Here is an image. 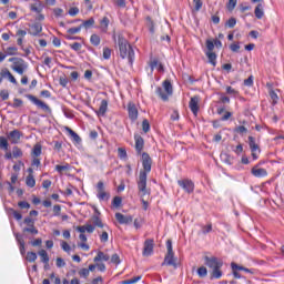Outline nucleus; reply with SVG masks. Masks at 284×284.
<instances>
[{
  "label": "nucleus",
  "mask_w": 284,
  "mask_h": 284,
  "mask_svg": "<svg viewBox=\"0 0 284 284\" xmlns=\"http://www.w3.org/2000/svg\"><path fill=\"white\" fill-rule=\"evenodd\" d=\"M142 166L138 179V190L141 196H150V190L148 189V174L152 172V158L146 152L142 153Z\"/></svg>",
  "instance_id": "1"
},
{
  "label": "nucleus",
  "mask_w": 284,
  "mask_h": 284,
  "mask_svg": "<svg viewBox=\"0 0 284 284\" xmlns=\"http://www.w3.org/2000/svg\"><path fill=\"white\" fill-rule=\"evenodd\" d=\"M118 47L121 59H128L129 63L132 65L134 63V49L123 34L118 36Z\"/></svg>",
  "instance_id": "2"
},
{
  "label": "nucleus",
  "mask_w": 284,
  "mask_h": 284,
  "mask_svg": "<svg viewBox=\"0 0 284 284\" xmlns=\"http://www.w3.org/2000/svg\"><path fill=\"white\" fill-rule=\"evenodd\" d=\"M205 265L212 270L211 278H221L223 276V271H221V267H223V262L216 257H204Z\"/></svg>",
  "instance_id": "3"
},
{
  "label": "nucleus",
  "mask_w": 284,
  "mask_h": 284,
  "mask_svg": "<svg viewBox=\"0 0 284 284\" xmlns=\"http://www.w3.org/2000/svg\"><path fill=\"white\" fill-rule=\"evenodd\" d=\"M164 88V91H163ZM163 88L158 87L155 92L158 94V97H160V99H162V101H168V99H170V97H172L174 89L172 87V82L170 80H164L163 81Z\"/></svg>",
  "instance_id": "4"
},
{
  "label": "nucleus",
  "mask_w": 284,
  "mask_h": 284,
  "mask_svg": "<svg viewBox=\"0 0 284 284\" xmlns=\"http://www.w3.org/2000/svg\"><path fill=\"white\" fill-rule=\"evenodd\" d=\"M9 63H12L11 70L17 72L22 77V74L28 70V62L21 58H10Z\"/></svg>",
  "instance_id": "5"
},
{
  "label": "nucleus",
  "mask_w": 284,
  "mask_h": 284,
  "mask_svg": "<svg viewBox=\"0 0 284 284\" xmlns=\"http://www.w3.org/2000/svg\"><path fill=\"white\" fill-rule=\"evenodd\" d=\"M248 148L252 152L253 161H256L258 159V155L261 154V146L256 143V138L250 135L248 136Z\"/></svg>",
  "instance_id": "6"
},
{
  "label": "nucleus",
  "mask_w": 284,
  "mask_h": 284,
  "mask_svg": "<svg viewBox=\"0 0 284 284\" xmlns=\"http://www.w3.org/2000/svg\"><path fill=\"white\" fill-rule=\"evenodd\" d=\"M97 197L99 201H110V193L105 192V184L103 181H99L97 184Z\"/></svg>",
  "instance_id": "7"
},
{
  "label": "nucleus",
  "mask_w": 284,
  "mask_h": 284,
  "mask_svg": "<svg viewBox=\"0 0 284 284\" xmlns=\"http://www.w3.org/2000/svg\"><path fill=\"white\" fill-rule=\"evenodd\" d=\"M27 99H29V101H31L33 105H37V108H40V110H43L44 112H51L50 106L45 102L39 100L37 97L32 94H28Z\"/></svg>",
  "instance_id": "8"
},
{
  "label": "nucleus",
  "mask_w": 284,
  "mask_h": 284,
  "mask_svg": "<svg viewBox=\"0 0 284 284\" xmlns=\"http://www.w3.org/2000/svg\"><path fill=\"white\" fill-rule=\"evenodd\" d=\"M3 79H9L10 83H13L14 85H17V78L12 75V73L8 68H4L0 71V85L1 83H3Z\"/></svg>",
  "instance_id": "9"
},
{
  "label": "nucleus",
  "mask_w": 284,
  "mask_h": 284,
  "mask_svg": "<svg viewBox=\"0 0 284 284\" xmlns=\"http://www.w3.org/2000/svg\"><path fill=\"white\" fill-rule=\"evenodd\" d=\"M180 187H183L187 194H192L194 192V182L192 180L185 179L178 181Z\"/></svg>",
  "instance_id": "10"
},
{
  "label": "nucleus",
  "mask_w": 284,
  "mask_h": 284,
  "mask_svg": "<svg viewBox=\"0 0 284 284\" xmlns=\"http://www.w3.org/2000/svg\"><path fill=\"white\" fill-rule=\"evenodd\" d=\"M128 113L131 121H136L139 119V109H136L134 102L128 103Z\"/></svg>",
  "instance_id": "11"
},
{
  "label": "nucleus",
  "mask_w": 284,
  "mask_h": 284,
  "mask_svg": "<svg viewBox=\"0 0 284 284\" xmlns=\"http://www.w3.org/2000/svg\"><path fill=\"white\" fill-rule=\"evenodd\" d=\"M115 219L120 225H130L134 221V216L124 215L123 213H115Z\"/></svg>",
  "instance_id": "12"
},
{
  "label": "nucleus",
  "mask_w": 284,
  "mask_h": 284,
  "mask_svg": "<svg viewBox=\"0 0 284 284\" xmlns=\"http://www.w3.org/2000/svg\"><path fill=\"white\" fill-rule=\"evenodd\" d=\"M152 252H154V240H145L143 246V256H152Z\"/></svg>",
  "instance_id": "13"
},
{
  "label": "nucleus",
  "mask_w": 284,
  "mask_h": 284,
  "mask_svg": "<svg viewBox=\"0 0 284 284\" xmlns=\"http://www.w3.org/2000/svg\"><path fill=\"white\" fill-rule=\"evenodd\" d=\"M199 101H201V98H199V95H194L189 102V108L191 112H193L194 116L199 114Z\"/></svg>",
  "instance_id": "14"
},
{
  "label": "nucleus",
  "mask_w": 284,
  "mask_h": 284,
  "mask_svg": "<svg viewBox=\"0 0 284 284\" xmlns=\"http://www.w3.org/2000/svg\"><path fill=\"white\" fill-rule=\"evenodd\" d=\"M14 236L19 245L20 254L26 256V241L23 240V235H21V233H16Z\"/></svg>",
  "instance_id": "15"
},
{
  "label": "nucleus",
  "mask_w": 284,
  "mask_h": 284,
  "mask_svg": "<svg viewBox=\"0 0 284 284\" xmlns=\"http://www.w3.org/2000/svg\"><path fill=\"white\" fill-rule=\"evenodd\" d=\"M108 105H109L108 100H101L99 110L94 111L97 116H105V114L108 112Z\"/></svg>",
  "instance_id": "16"
},
{
  "label": "nucleus",
  "mask_w": 284,
  "mask_h": 284,
  "mask_svg": "<svg viewBox=\"0 0 284 284\" xmlns=\"http://www.w3.org/2000/svg\"><path fill=\"white\" fill-rule=\"evenodd\" d=\"M99 29L101 30V32H103L104 34L108 33V28H110V18L104 16L102 19L99 20Z\"/></svg>",
  "instance_id": "17"
},
{
  "label": "nucleus",
  "mask_w": 284,
  "mask_h": 284,
  "mask_svg": "<svg viewBox=\"0 0 284 284\" xmlns=\"http://www.w3.org/2000/svg\"><path fill=\"white\" fill-rule=\"evenodd\" d=\"M251 173L253 174V176H256L257 179L267 176V170L261 169L258 166H253Z\"/></svg>",
  "instance_id": "18"
},
{
  "label": "nucleus",
  "mask_w": 284,
  "mask_h": 284,
  "mask_svg": "<svg viewBox=\"0 0 284 284\" xmlns=\"http://www.w3.org/2000/svg\"><path fill=\"white\" fill-rule=\"evenodd\" d=\"M42 30H43V27L41 26V23L36 22L30 27L29 34H31L32 37H37L38 34H41Z\"/></svg>",
  "instance_id": "19"
},
{
  "label": "nucleus",
  "mask_w": 284,
  "mask_h": 284,
  "mask_svg": "<svg viewBox=\"0 0 284 284\" xmlns=\"http://www.w3.org/2000/svg\"><path fill=\"white\" fill-rule=\"evenodd\" d=\"M163 265H170V266L176 267V258H174V252L166 253Z\"/></svg>",
  "instance_id": "20"
},
{
  "label": "nucleus",
  "mask_w": 284,
  "mask_h": 284,
  "mask_svg": "<svg viewBox=\"0 0 284 284\" xmlns=\"http://www.w3.org/2000/svg\"><path fill=\"white\" fill-rule=\"evenodd\" d=\"M8 139L11 140V143L17 144L21 140V132H19V130H13L9 133Z\"/></svg>",
  "instance_id": "21"
},
{
  "label": "nucleus",
  "mask_w": 284,
  "mask_h": 284,
  "mask_svg": "<svg viewBox=\"0 0 284 284\" xmlns=\"http://www.w3.org/2000/svg\"><path fill=\"white\" fill-rule=\"evenodd\" d=\"M77 232H80V234H85V232H88V234H92L94 232V226L92 224L78 226Z\"/></svg>",
  "instance_id": "22"
},
{
  "label": "nucleus",
  "mask_w": 284,
  "mask_h": 284,
  "mask_svg": "<svg viewBox=\"0 0 284 284\" xmlns=\"http://www.w3.org/2000/svg\"><path fill=\"white\" fill-rule=\"evenodd\" d=\"M264 6L263 3H257V6L255 7V10H254V14L256 17V19H262L263 17H265V11H264Z\"/></svg>",
  "instance_id": "23"
},
{
  "label": "nucleus",
  "mask_w": 284,
  "mask_h": 284,
  "mask_svg": "<svg viewBox=\"0 0 284 284\" xmlns=\"http://www.w3.org/2000/svg\"><path fill=\"white\" fill-rule=\"evenodd\" d=\"M26 34H28V31L19 29L16 32V37H18L17 43L18 45L22 47L23 45V39H26Z\"/></svg>",
  "instance_id": "24"
},
{
  "label": "nucleus",
  "mask_w": 284,
  "mask_h": 284,
  "mask_svg": "<svg viewBox=\"0 0 284 284\" xmlns=\"http://www.w3.org/2000/svg\"><path fill=\"white\" fill-rule=\"evenodd\" d=\"M231 267H232V272H247L248 274H254V272H252V270L245 268L244 266H241L234 262L231 263Z\"/></svg>",
  "instance_id": "25"
},
{
  "label": "nucleus",
  "mask_w": 284,
  "mask_h": 284,
  "mask_svg": "<svg viewBox=\"0 0 284 284\" xmlns=\"http://www.w3.org/2000/svg\"><path fill=\"white\" fill-rule=\"evenodd\" d=\"M95 20L94 18H89L88 20H82L80 27L84 30H90V28H94Z\"/></svg>",
  "instance_id": "26"
},
{
  "label": "nucleus",
  "mask_w": 284,
  "mask_h": 284,
  "mask_svg": "<svg viewBox=\"0 0 284 284\" xmlns=\"http://www.w3.org/2000/svg\"><path fill=\"white\" fill-rule=\"evenodd\" d=\"M38 255L41 258V263H44V265H48V263H50V256L48 255V251L47 250H40L38 252Z\"/></svg>",
  "instance_id": "27"
},
{
  "label": "nucleus",
  "mask_w": 284,
  "mask_h": 284,
  "mask_svg": "<svg viewBox=\"0 0 284 284\" xmlns=\"http://www.w3.org/2000/svg\"><path fill=\"white\" fill-rule=\"evenodd\" d=\"M92 226L95 227H105V224H103V221H101V217L99 215H93L91 219Z\"/></svg>",
  "instance_id": "28"
},
{
  "label": "nucleus",
  "mask_w": 284,
  "mask_h": 284,
  "mask_svg": "<svg viewBox=\"0 0 284 284\" xmlns=\"http://www.w3.org/2000/svg\"><path fill=\"white\" fill-rule=\"evenodd\" d=\"M93 261L94 263H99V261H110V255L99 251Z\"/></svg>",
  "instance_id": "29"
},
{
  "label": "nucleus",
  "mask_w": 284,
  "mask_h": 284,
  "mask_svg": "<svg viewBox=\"0 0 284 284\" xmlns=\"http://www.w3.org/2000/svg\"><path fill=\"white\" fill-rule=\"evenodd\" d=\"M143 145H145V142L143 141V138L139 136L135 139V150L139 154L143 151Z\"/></svg>",
  "instance_id": "30"
},
{
  "label": "nucleus",
  "mask_w": 284,
  "mask_h": 284,
  "mask_svg": "<svg viewBox=\"0 0 284 284\" xmlns=\"http://www.w3.org/2000/svg\"><path fill=\"white\" fill-rule=\"evenodd\" d=\"M205 55L207 57L209 63H211L213 68H216V54L214 52H205Z\"/></svg>",
  "instance_id": "31"
},
{
  "label": "nucleus",
  "mask_w": 284,
  "mask_h": 284,
  "mask_svg": "<svg viewBox=\"0 0 284 284\" xmlns=\"http://www.w3.org/2000/svg\"><path fill=\"white\" fill-rule=\"evenodd\" d=\"M26 185L28 187H34L37 185V180H34V174H29L26 179Z\"/></svg>",
  "instance_id": "32"
},
{
  "label": "nucleus",
  "mask_w": 284,
  "mask_h": 284,
  "mask_svg": "<svg viewBox=\"0 0 284 284\" xmlns=\"http://www.w3.org/2000/svg\"><path fill=\"white\" fill-rule=\"evenodd\" d=\"M160 63H161V62H160L159 59H156V58L151 59V60L149 61V68H150V70H151V74H153L155 68H159Z\"/></svg>",
  "instance_id": "33"
},
{
  "label": "nucleus",
  "mask_w": 284,
  "mask_h": 284,
  "mask_svg": "<svg viewBox=\"0 0 284 284\" xmlns=\"http://www.w3.org/2000/svg\"><path fill=\"white\" fill-rule=\"evenodd\" d=\"M67 131L69 132L71 139H73V141L75 143H80L81 142V136H79V134L77 132H74L72 129L67 128Z\"/></svg>",
  "instance_id": "34"
},
{
  "label": "nucleus",
  "mask_w": 284,
  "mask_h": 284,
  "mask_svg": "<svg viewBox=\"0 0 284 284\" xmlns=\"http://www.w3.org/2000/svg\"><path fill=\"white\" fill-rule=\"evenodd\" d=\"M22 232H24V233L28 232L29 234H32L33 236H37V234H39V230L34 227V224L22 229Z\"/></svg>",
  "instance_id": "35"
},
{
  "label": "nucleus",
  "mask_w": 284,
  "mask_h": 284,
  "mask_svg": "<svg viewBox=\"0 0 284 284\" xmlns=\"http://www.w3.org/2000/svg\"><path fill=\"white\" fill-rule=\"evenodd\" d=\"M90 43H92L93 45H101V37H99V34L93 33L90 38Z\"/></svg>",
  "instance_id": "36"
},
{
  "label": "nucleus",
  "mask_w": 284,
  "mask_h": 284,
  "mask_svg": "<svg viewBox=\"0 0 284 284\" xmlns=\"http://www.w3.org/2000/svg\"><path fill=\"white\" fill-rule=\"evenodd\" d=\"M70 170V164L65 163L64 165H55V172H59V174H63V172H68Z\"/></svg>",
  "instance_id": "37"
},
{
  "label": "nucleus",
  "mask_w": 284,
  "mask_h": 284,
  "mask_svg": "<svg viewBox=\"0 0 284 284\" xmlns=\"http://www.w3.org/2000/svg\"><path fill=\"white\" fill-rule=\"evenodd\" d=\"M268 94L271 97L272 105H276L278 103V94L276 93V91L271 90Z\"/></svg>",
  "instance_id": "38"
},
{
  "label": "nucleus",
  "mask_w": 284,
  "mask_h": 284,
  "mask_svg": "<svg viewBox=\"0 0 284 284\" xmlns=\"http://www.w3.org/2000/svg\"><path fill=\"white\" fill-rule=\"evenodd\" d=\"M13 159H21L23 156V151L19 146H13L12 150Z\"/></svg>",
  "instance_id": "39"
},
{
  "label": "nucleus",
  "mask_w": 284,
  "mask_h": 284,
  "mask_svg": "<svg viewBox=\"0 0 284 284\" xmlns=\"http://www.w3.org/2000/svg\"><path fill=\"white\" fill-rule=\"evenodd\" d=\"M82 27L81 24L79 27H73L67 30V34L72 36V34H79L81 32Z\"/></svg>",
  "instance_id": "40"
},
{
  "label": "nucleus",
  "mask_w": 284,
  "mask_h": 284,
  "mask_svg": "<svg viewBox=\"0 0 284 284\" xmlns=\"http://www.w3.org/2000/svg\"><path fill=\"white\" fill-rule=\"evenodd\" d=\"M41 144L37 143L32 149V156H41Z\"/></svg>",
  "instance_id": "41"
},
{
  "label": "nucleus",
  "mask_w": 284,
  "mask_h": 284,
  "mask_svg": "<svg viewBox=\"0 0 284 284\" xmlns=\"http://www.w3.org/2000/svg\"><path fill=\"white\" fill-rule=\"evenodd\" d=\"M9 148V143H8V139H6V136H0V150H8Z\"/></svg>",
  "instance_id": "42"
},
{
  "label": "nucleus",
  "mask_w": 284,
  "mask_h": 284,
  "mask_svg": "<svg viewBox=\"0 0 284 284\" xmlns=\"http://www.w3.org/2000/svg\"><path fill=\"white\" fill-rule=\"evenodd\" d=\"M19 49L17 47H8L6 50L7 57H14Z\"/></svg>",
  "instance_id": "43"
},
{
  "label": "nucleus",
  "mask_w": 284,
  "mask_h": 284,
  "mask_svg": "<svg viewBox=\"0 0 284 284\" xmlns=\"http://www.w3.org/2000/svg\"><path fill=\"white\" fill-rule=\"evenodd\" d=\"M197 275L200 278H205V276H207V268L205 266L199 267Z\"/></svg>",
  "instance_id": "44"
},
{
  "label": "nucleus",
  "mask_w": 284,
  "mask_h": 284,
  "mask_svg": "<svg viewBox=\"0 0 284 284\" xmlns=\"http://www.w3.org/2000/svg\"><path fill=\"white\" fill-rule=\"evenodd\" d=\"M237 0H229L226 3V9L229 12H234V8H236Z\"/></svg>",
  "instance_id": "45"
},
{
  "label": "nucleus",
  "mask_w": 284,
  "mask_h": 284,
  "mask_svg": "<svg viewBox=\"0 0 284 284\" xmlns=\"http://www.w3.org/2000/svg\"><path fill=\"white\" fill-rule=\"evenodd\" d=\"M9 212L12 214L16 221H21V219H23V215L14 209H10Z\"/></svg>",
  "instance_id": "46"
},
{
  "label": "nucleus",
  "mask_w": 284,
  "mask_h": 284,
  "mask_svg": "<svg viewBox=\"0 0 284 284\" xmlns=\"http://www.w3.org/2000/svg\"><path fill=\"white\" fill-rule=\"evenodd\" d=\"M26 260H27L29 263H34V261H37V253H34V252H28Z\"/></svg>",
  "instance_id": "47"
},
{
  "label": "nucleus",
  "mask_w": 284,
  "mask_h": 284,
  "mask_svg": "<svg viewBox=\"0 0 284 284\" xmlns=\"http://www.w3.org/2000/svg\"><path fill=\"white\" fill-rule=\"evenodd\" d=\"M139 281H141V275L135 276L131 280L122 281L121 284H134V283H139Z\"/></svg>",
  "instance_id": "48"
},
{
  "label": "nucleus",
  "mask_w": 284,
  "mask_h": 284,
  "mask_svg": "<svg viewBox=\"0 0 284 284\" xmlns=\"http://www.w3.org/2000/svg\"><path fill=\"white\" fill-rule=\"evenodd\" d=\"M122 203H123V199H121V196H115L112 201L113 207H121Z\"/></svg>",
  "instance_id": "49"
},
{
  "label": "nucleus",
  "mask_w": 284,
  "mask_h": 284,
  "mask_svg": "<svg viewBox=\"0 0 284 284\" xmlns=\"http://www.w3.org/2000/svg\"><path fill=\"white\" fill-rule=\"evenodd\" d=\"M194 10L199 12L203 8V0H193Z\"/></svg>",
  "instance_id": "50"
},
{
  "label": "nucleus",
  "mask_w": 284,
  "mask_h": 284,
  "mask_svg": "<svg viewBox=\"0 0 284 284\" xmlns=\"http://www.w3.org/2000/svg\"><path fill=\"white\" fill-rule=\"evenodd\" d=\"M234 132H236L237 134H247V128H245L244 125H240L234 129Z\"/></svg>",
  "instance_id": "51"
},
{
  "label": "nucleus",
  "mask_w": 284,
  "mask_h": 284,
  "mask_svg": "<svg viewBox=\"0 0 284 284\" xmlns=\"http://www.w3.org/2000/svg\"><path fill=\"white\" fill-rule=\"evenodd\" d=\"M79 276H81L82 278H88V276H90V270L89 268H81L79 271Z\"/></svg>",
  "instance_id": "52"
},
{
  "label": "nucleus",
  "mask_w": 284,
  "mask_h": 284,
  "mask_svg": "<svg viewBox=\"0 0 284 284\" xmlns=\"http://www.w3.org/2000/svg\"><path fill=\"white\" fill-rule=\"evenodd\" d=\"M18 207H20V210H30V203L26 201H20L18 202Z\"/></svg>",
  "instance_id": "53"
},
{
  "label": "nucleus",
  "mask_w": 284,
  "mask_h": 284,
  "mask_svg": "<svg viewBox=\"0 0 284 284\" xmlns=\"http://www.w3.org/2000/svg\"><path fill=\"white\" fill-rule=\"evenodd\" d=\"M212 232V223L202 226V234H210Z\"/></svg>",
  "instance_id": "54"
},
{
  "label": "nucleus",
  "mask_w": 284,
  "mask_h": 284,
  "mask_svg": "<svg viewBox=\"0 0 284 284\" xmlns=\"http://www.w3.org/2000/svg\"><path fill=\"white\" fill-rule=\"evenodd\" d=\"M214 41L212 40H206V52H213L214 51Z\"/></svg>",
  "instance_id": "55"
},
{
  "label": "nucleus",
  "mask_w": 284,
  "mask_h": 284,
  "mask_svg": "<svg viewBox=\"0 0 284 284\" xmlns=\"http://www.w3.org/2000/svg\"><path fill=\"white\" fill-rule=\"evenodd\" d=\"M112 57V50L110 48H104L103 49V59L108 60Z\"/></svg>",
  "instance_id": "56"
},
{
  "label": "nucleus",
  "mask_w": 284,
  "mask_h": 284,
  "mask_svg": "<svg viewBox=\"0 0 284 284\" xmlns=\"http://www.w3.org/2000/svg\"><path fill=\"white\" fill-rule=\"evenodd\" d=\"M70 48H71V50H74V52H81L82 45L79 42H74V43L70 44Z\"/></svg>",
  "instance_id": "57"
},
{
  "label": "nucleus",
  "mask_w": 284,
  "mask_h": 284,
  "mask_svg": "<svg viewBox=\"0 0 284 284\" xmlns=\"http://www.w3.org/2000/svg\"><path fill=\"white\" fill-rule=\"evenodd\" d=\"M225 26H226L227 28H234V26H236V18H230V19L226 21Z\"/></svg>",
  "instance_id": "58"
},
{
  "label": "nucleus",
  "mask_w": 284,
  "mask_h": 284,
  "mask_svg": "<svg viewBox=\"0 0 284 284\" xmlns=\"http://www.w3.org/2000/svg\"><path fill=\"white\" fill-rule=\"evenodd\" d=\"M142 130L145 133L150 132V122L148 120H143V122H142Z\"/></svg>",
  "instance_id": "59"
},
{
  "label": "nucleus",
  "mask_w": 284,
  "mask_h": 284,
  "mask_svg": "<svg viewBox=\"0 0 284 284\" xmlns=\"http://www.w3.org/2000/svg\"><path fill=\"white\" fill-rule=\"evenodd\" d=\"M61 247L63 250V252L70 253V250H72V247H70V244H68V242L62 241L61 242Z\"/></svg>",
  "instance_id": "60"
},
{
  "label": "nucleus",
  "mask_w": 284,
  "mask_h": 284,
  "mask_svg": "<svg viewBox=\"0 0 284 284\" xmlns=\"http://www.w3.org/2000/svg\"><path fill=\"white\" fill-rule=\"evenodd\" d=\"M53 216H61V205L55 204L53 206Z\"/></svg>",
  "instance_id": "61"
},
{
  "label": "nucleus",
  "mask_w": 284,
  "mask_h": 284,
  "mask_svg": "<svg viewBox=\"0 0 284 284\" xmlns=\"http://www.w3.org/2000/svg\"><path fill=\"white\" fill-rule=\"evenodd\" d=\"M57 267H65V261L62 257L55 260Z\"/></svg>",
  "instance_id": "62"
},
{
  "label": "nucleus",
  "mask_w": 284,
  "mask_h": 284,
  "mask_svg": "<svg viewBox=\"0 0 284 284\" xmlns=\"http://www.w3.org/2000/svg\"><path fill=\"white\" fill-rule=\"evenodd\" d=\"M53 14H54V17H57V18L63 17V9H61V8H54V9H53Z\"/></svg>",
  "instance_id": "63"
},
{
  "label": "nucleus",
  "mask_w": 284,
  "mask_h": 284,
  "mask_svg": "<svg viewBox=\"0 0 284 284\" xmlns=\"http://www.w3.org/2000/svg\"><path fill=\"white\" fill-rule=\"evenodd\" d=\"M70 17H77L79 14V9L77 7H72L69 9Z\"/></svg>",
  "instance_id": "64"
}]
</instances>
